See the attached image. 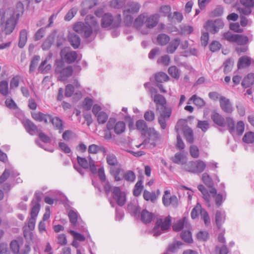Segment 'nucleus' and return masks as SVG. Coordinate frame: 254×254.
<instances>
[{
	"mask_svg": "<svg viewBox=\"0 0 254 254\" xmlns=\"http://www.w3.org/2000/svg\"><path fill=\"white\" fill-rule=\"evenodd\" d=\"M160 15L154 13L148 15L147 13H143L139 15L135 19L133 26L137 29L141 30L144 24L148 29H152L156 27L159 21Z\"/></svg>",
	"mask_w": 254,
	"mask_h": 254,
	"instance_id": "nucleus-1",
	"label": "nucleus"
},
{
	"mask_svg": "<svg viewBox=\"0 0 254 254\" xmlns=\"http://www.w3.org/2000/svg\"><path fill=\"white\" fill-rule=\"evenodd\" d=\"M140 5L135 1H129L125 6L123 14L125 22L127 24L131 23L133 19V15L139 12Z\"/></svg>",
	"mask_w": 254,
	"mask_h": 254,
	"instance_id": "nucleus-2",
	"label": "nucleus"
},
{
	"mask_svg": "<svg viewBox=\"0 0 254 254\" xmlns=\"http://www.w3.org/2000/svg\"><path fill=\"white\" fill-rule=\"evenodd\" d=\"M55 73L58 74V79L64 81L71 76L73 73V68L71 66L64 67V64L62 61H57L55 68Z\"/></svg>",
	"mask_w": 254,
	"mask_h": 254,
	"instance_id": "nucleus-3",
	"label": "nucleus"
},
{
	"mask_svg": "<svg viewBox=\"0 0 254 254\" xmlns=\"http://www.w3.org/2000/svg\"><path fill=\"white\" fill-rule=\"evenodd\" d=\"M223 39L231 43H235L239 45H245L249 42V38L244 35L232 33L230 31L224 32L222 34Z\"/></svg>",
	"mask_w": 254,
	"mask_h": 254,
	"instance_id": "nucleus-4",
	"label": "nucleus"
},
{
	"mask_svg": "<svg viewBox=\"0 0 254 254\" xmlns=\"http://www.w3.org/2000/svg\"><path fill=\"white\" fill-rule=\"evenodd\" d=\"M121 22L122 17L121 14H118L113 18L112 14L106 13L102 17L101 25L103 28H107L110 26L113 28H116L120 25Z\"/></svg>",
	"mask_w": 254,
	"mask_h": 254,
	"instance_id": "nucleus-5",
	"label": "nucleus"
},
{
	"mask_svg": "<svg viewBox=\"0 0 254 254\" xmlns=\"http://www.w3.org/2000/svg\"><path fill=\"white\" fill-rule=\"evenodd\" d=\"M171 217L170 216L158 219L156 222L155 226L153 230L154 235H158L160 234L158 233V230L160 228L162 231L169 229L171 226Z\"/></svg>",
	"mask_w": 254,
	"mask_h": 254,
	"instance_id": "nucleus-6",
	"label": "nucleus"
},
{
	"mask_svg": "<svg viewBox=\"0 0 254 254\" xmlns=\"http://www.w3.org/2000/svg\"><path fill=\"white\" fill-rule=\"evenodd\" d=\"M160 115L158 117V122L162 129L166 127V122L169 119L172 114V109L167 106L160 108Z\"/></svg>",
	"mask_w": 254,
	"mask_h": 254,
	"instance_id": "nucleus-7",
	"label": "nucleus"
},
{
	"mask_svg": "<svg viewBox=\"0 0 254 254\" xmlns=\"http://www.w3.org/2000/svg\"><path fill=\"white\" fill-rule=\"evenodd\" d=\"M108 130L114 129L116 134L119 135L123 133L126 130V124L123 121H119L115 123L114 119H110L107 124Z\"/></svg>",
	"mask_w": 254,
	"mask_h": 254,
	"instance_id": "nucleus-8",
	"label": "nucleus"
},
{
	"mask_svg": "<svg viewBox=\"0 0 254 254\" xmlns=\"http://www.w3.org/2000/svg\"><path fill=\"white\" fill-rule=\"evenodd\" d=\"M224 26V23L221 20L217 19L214 21H207L204 25V28L212 34H215L220 29H222Z\"/></svg>",
	"mask_w": 254,
	"mask_h": 254,
	"instance_id": "nucleus-9",
	"label": "nucleus"
},
{
	"mask_svg": "<svg viewBox=\"0 0 254 254\" xmlns=\"http://www.w3.org/2000/svg\"><path fill=\"white\" fill-rule=\"evenodd\" d=\"M162 202L166 207L169 206L177 205L178 199L175 195H171L170 190H166L164 191L162 197Z\"/></svg>",
	"mask_w": 254,
	"mask_h": 254,
	"instance_id": "nucleus-10",
	"label": "nucleus"
},
{
	"mask_svg": "<svg viewBox=\"0 0 254 254\" xmlns=\"http://www.w3.org/2000/svg\"><path fill=\"white\" fill-rule=\"evenodd\" d=\"M61 56L63 60L68 64L73 63L77 58L76 52L69 51L67 48L62 50Z\"/></svg>",
	"mask_w": 254,
	"mask_h": 254,
	"instance_id": "nucleus-11",
	"label": "nucleus"
},
{
	"mask_svg": "<svg viewBox=\"0 0 254 254\" xmlns=\"http://www.w3.org/2000/svg\"><path fill=\"white\" fill-rule=\"evenodd\" d=\"M113 196L116 200L117 203L120 206L124 205L126 202L125 192H122L120 188L115 187L113 190Z\"/></svg>",
	"mask_w": 254,
	"mask_h": 254,
	"instance_id": "nucleus-12",
	"label": "nucleus"
},
{
	"mask_svg": "<svg viewBox=\"0 0 254 254\" xmlns=\"http://www.w3.org/2000/svg\"><path fill=\"white\" fill-rule=\"evenodd\" d=\"M23 125L26 131L31 135H34L39 132L37 126L30 120L27 119L23 121Z\"/></svg>",
	"mask_w": 254,
	"mask_h": 254,
	"instance_id": "nucleus-13",
	"label": "nucleus"
},
{
	"mask_svg": "<svg viewBox=\"0 0 254 254\" xmlns=\"http://www.w3.org/2000/svg\"><path fill=\"white\" fill-rule=\"evenodd\" d=\"M219 103L221 109L224 112L228 114H231L232 112L233 107L229 99L221 96L220 97Z\"/></svg>",
	"mask_w": 254,
	"mask_h": 254,
	"instance_id": "nucleus-14",
	"label": "nucleus"
},
{
	"mask_svg": "<svg viewBox=\"0 0 254 254\" xmlns=\"http://www.w3.org/2000/svg\"><path fill=\"white\" fill-rule=\"evenodd\" d=\"M211 119L215 124L220 127H224L226 125L225 119L215 111L211 112Z\"/></svg>",
	"mask_w": 254,
	"mask_h": 254,
	"instance_id": "nucleus-15",
	"label": "nucleus"
},
{
	"mask_svg": "<svg viewBox=\"0 0 254 254\" xmlns=\"http://www.w3.org/2000/svg\"><path fill=\"white\" fill-rule=\"evenodd\" d=\"M16 24V22L14 17H11L8 18L5 24L3 32L6 35L11 34L14 29Z\"/></svg>",
	"mask_w": 254,
	"mask_h": 254,
	"instance_id": "nucleus-16",
	"label": "nucleus"
},
{
	"mask_svg": "<svg viewBox=\"0 0 254 254\" xmlns=\"http://www.w3.org/2000/svg\"><path fill=\"white\" fill-rule=\"evenodd\" d=\"M153 99L156 105V111L159 110L160 108L167 106V101L165 98L161 94H156L153 96Z\"/></svg>",
	"mask_w": 254,
	"mask_h": 254,
	"instance_id": "nucleus-17",
	"label": "nucleus"
},
{
	"mask_svg": "<svg viewBox=\"0 0 254 254\" xmlns=\"http://www.w3.org/2000/svg\"><path fill=\"white\" fill-rule=\"evenodd\" d=\"M32 117L33 119L36 121L39 122H44L45 123L47 124L48 123V121H50L52 116L49 114H45L39 112L32 114Z\"/></svg>",
	"mask_w": 254,
	"mask_h": 254,
	"instance_id": "nucleus-18",
	"label": "nucleus"
},
{
	"mask_svg": "<svg viewBox=\"0 0 254 254\" xmlns=\"http://www.w3.org/2000/svg\"><path fill=\"white\" fill-rule=\"evenodd\" d=\"M23 243L24 241L22 238H18L12 240L9 245L11 252L13 254H15L16 252H18V250L20 248V247L23 245Z\"/></svg>",
	"mask_w": 254,
	"mask_h": 254,
	"instance_id": "nucleus-19",
	"label": "nucleus"
},
{
	"mask_svg": "<svg viewBox=\"0 0 254 254\" xmlns=\"http://www.w3.org/2000/svg\"><path fill=\"white\" fill-rule=\"evenodd\" d=\"M149 138L148 142L155 146L156 142L159 139V135L157 131L155 130L154 128H149L148 130Z\"/></svg>",
	"mask_w": 254,
	"mask_h": 254,
	"instance_id": "nucleus-20",
	"label": "nucleus"
},
{
	"mask_svg": "<svg viewBox=\"0 0 254 254\" xmlns=\"http://www.w3.org/2000/svg\"><path fill=\"white\" fill-rule=\"evenodd\" d=\"M198 189L201 191L203 195V197L205 200L208 207L211 206V197L210 192H209L207 189L203 185H199L197 187Z\"/></svg>",
	"mask_w": 254,
	"mask_h": 254,
	"instance_id": "nucleus-21",
	"label": "nucleus"
},
{
	"mask_svg": "<svg viewBox=\"0 0 254 254\" xmlns=\"http://www.w3.org/2000/svg\"><path fill=\"white\" fill-rule=\"evenodd\" d=\"M189 225L187 221V219L186 217H184L179 220L173 226V230L176 232H179L182 230L184 227L188 228Z\"/></svg>",
	"mask_w": 254,
	"mask_h": 254,
	"instance_id": "nucleus-22",
	"label": "nucleus"
},
{
	"mask_svg": "<svg viewBox=\"0 0 254 254\" xmlns=\"http://www.w3.org/2000/svg\"><path fill=\"white\" fill-rule=\"evenodd\" d=\"M124 172V170L121 168H111L110 170V174L114 177L116 181H120L123 180Z\"/></svg>",
	"mask_w": 254,
	"mask_h": 254,
	"instance_id": "nucleus-23",
	"label": "nucleus"
},
{
	"mask_svg": "<svg viewBox=\"0 0 254 254\" xmlns=\"http://www.w3.org/2000/svg\"><path fill=\"white\" fill-rule=\"evenodd\" d=\"M183 19V14L181 12L178 11H175L173 13L171 12L168 19L170 22L173 23H181Z\"/></svg>",
	"mask_w": 254,
	"mask_h": 254,
	"instance_id": "nucleus-24",
	"label": "nucleus"
},
{
	"mask_svg": "<svg viewBox=\"0 0 254 254\" xmlns=\"http://www.w3.org/2000/svg\"><path fill=\"white\" fill-rule=\"evenodd\" d=\"M180 44V39L178 38L173 39L167 47V52L173 54Z\"/></svg>",
	"mask_w": 254,
	"mask_h": 254,
	"instance_id": "nucleus-25",
	"label": "nucleus"
},
{
	"mask_svg": "<svg viewBox=\"0 0 254 254\" xmlns=\"http://www.w3.org/2000/svg\"><path fill=\"white\" fill-rule=\"evenodd\" d=\"M50 122L53 124L56 129L59 130V133H61L63 131V122L59 117H53L52 116Z\"/></svg>",
	"mask_w": 254,
	"mask_h": 254,
	"instance_id": "nucleus-26",
	"label": "nucleus"
},
{
	"mask_svg": "<svg viewBox=\"0 0 254 254\" xmlns=\"http://www.w3.org/2000/svg\"><path fill=\"white\" fill-rule=\"evenodd\" d=\"M254 84V73H249L246 77H245L241 83L243 87L247 88L250 87Z\"/></svg>",
	"mask_w": 254,
	"mask_h": 254,
	"instance_id": "nucleus-27",
	"label": "nucleus"
},
{
	"mask_svg": "<svg viewBox=\"0 0 254 254\" xmlns=\"http://www.w3.org/2000/svg\"><path fill=\"white\" fill-rule=\"evenodd\" d=\"M68 38L71 45L74 49H76L79 47V37L77 34L70 32Z\"/></svg>",
	"mask_w": 254,
	"mask_h": 254,
	"instance_id": "nucleus-28",
	"label": "nucleus"
},
{
	"mask_svg": "<svg viewBox=\"0 0 254 254\" xmlns=\"http://www.w3.org/2000/svg\"><path fill=\"white\" fill-rule=\"evenodd\" d=\"M28 33L26 29H22L20 31L18 42V47L20 48H23L27 43Z\"/></svg>",
	"mask_w": 254,
	"mask_h": 254,
	"instance_id": "nucleus-29",
	"label": "nucleus"
},
{
	"mask_svg": "<svg viewBox=\"0 0 254 254\" xmlns=\"http://www.w3.org/2000/svg\"><path fill=\"white\" fill-rule=\"evenodd\" d=\"M252 60L251 58L244 56L241 57L238 62V68H242L249 66L251 64Z\"/></svg>",
	"mask_w": 254,
	"mask_h": 254,
	"instance_id": "nucleus-30",
	"label": "nucleus"
},
{
	"mask_svg": "<svg viewBox=\"0 0 254 254\" xmlns=\"http://www.w3.org/2000/svg\"><path fill=\"white\" fill-rule=\"evenodd\" d=\"M226 215L224 212L217 211L215 215V222L218 229H220L224 223Z\"/></svg>",
	"mask_w": 254,
	"mask_h": 254,
	"instance_id": "nucleus-31",
	"label": "nucleus"
},
{
	"mask_svg": "<svg viewBox=\"0 0 254 254\" xmlns=\"http://www.w3.org/2000/svg\"><path fill=\"white\" fill-rule=\"evenodd\" d=\"M210 197L212 196L215 198L216 204L220 206L222 203L223 196L220 194H217V190L215 188H212L210 190Z\"/></svg>",
	"mask_w": 254,
	"mask_h": 254,
	"instance_id": "nucleus-32",
	"label": "nucleus"
},
{
	"mask_svg": "<svg viewBox=\"0 0 254 254\" xmlns=\"http://www.w3.org/2000/svg\"><path fill=\"white\" fill-rule=\"evenodd\" d=\"M52 65L51 64H47V59L42 61L38 67V70L39 72L43 74L48 73L51 69Z\"/></svg>",
	"mask_w": 254,
	"mask_h": 254,
	"instance_id": "nucleus-33",
	"label": "nucleus"
},
{
	"mask_svg": "<svg viewBox=\"0 0 254 254\" xmlns=\"http://www.w3.org/2000/svg\"><path fill=\"white\" fill-rule=\"evenodd\" d=\"M80 166L82 167L87 169L90 166L91 170L93 172L96 170L95 166L94 164L93 160L90 159L89 161L84 158L80 157Z\"/></svg>",
	"mask_w": 254,
	"mask_h": 254,
	"instance_id": "nucleus-34",
	"label": "nucleus"
},
{
	"mask_svg": "<svg viewBox=\"0 0 254 254\" xmlns=\"http://www.w3.org/2000/svg\"><path fill=\"white\" fill-rule=\"evenodd\" d=\"M153 215L146 210H143L141 213V219L144 223H149L153 219Z\"/></svg>",
	"mask_w": 254,
	"mask_h": 254,
	"instance_id": "nucleus-35",
	"label": "nucleus"
},
{
	"mask_svg": "<svg viewBox=\"0 0 254 254\" xmlns=\"http://www.w3.org/2000/svg\"><path fill=\"white\" fill-rule=\"evenodd\" d=\"M85 22L88 26L96 29L98 28L99 25L95 17L92 15H87L85 18Z\"/></svg>",
	"mask_w": 254,
	"mask_h": 254,
	"instance_id": "nucleus-36",
	"label": "nucleus"
},
{
	"mask_svg": "<svg viewBox=\"0 0 254 254\" xmlns=\"http://www.w3.org/2000/svg\"><path fill=\"white\" fill-rule=\"evenodd\" d=\"M170 37L164 33L160 34L158 35L157 41L159 45L161 46L166 45L170 41Z\"/></svg>",
	"mask_w": 254,
	"mask_h": 254,
	"instance_id": "nucleus-37",
	"label": "nucleus"
},
{
	"mask_svg": "<svg viewBox=\"0 0 254 254\" xmlns=\"http://www.w3.org/2000/svg\"><path fill=\"white\" fill-rule=\"evenodd\" d=\"M143 198L146 201H151L154 202L157 199V195L155 192H150L145 190L143 194Z\"/></svg>",
	"mask_w": 254,
	"mask_h": 254,
	"instance_id": "nucleus-38",
	"label": "nucleus"
},
{
	"mask_svg": "<svg viewBox=\"0 0 254 254\" xmlns=\"http://www.w3.org/2000/svg\"><path fill=\"white\" fill-rule=\"evenodd\" d=\"M155 79L157 83H162L169 80V77L166 73L159 72L155 74Z\"/></svg>",
	"mask_w": 254,
	"mask_h": 254,
	"instance_id": "nucleus-39",
	"label": "nucleus"
},
{
	"mask_svg": "<svg viewBox=\"0 0 254 254\" xmlns=\"http://www.w3.org/2000/svg\"><path fill=\"white\" fill-rule=\"evenodd\" d=\"M195 170L196 173H200L202 172L206 168V164L202 160H198L194 161Z\"/></svg>",
	"mask_w": 254,
	"mask_h": 254,
	"instance_id": "nucleus-40",
	"label": "nucleus"
},
{
	"mask_svg": "<svg viewBox=\"0 0 254 254\" xmlns=\"http://www.w3.org/2000/svg\"><path fill=\"white\" fill-rule=\"evenodd\" d=\"M189 101H192L194 104L199 107H202L205 104L204 100L196 95H193L190 98Z\"/></svg>",
	"mask_w": 254,
	"mask_h": 254,
	"instance_id": "nucleus-41",
	"label": "nucleus"
},
{
	"mask_svg": "<svg viewBox=\"0 0 254 254\" xmlns=\"http://www.w3.org/2000/svg\"><path fill=\"white\" fill-rule=\"evenodd\" d=\"M124 178L128 182L133 183L136 179V176L132 171L128 170L124 172Z\"/></svg>",
	"mask_w": 254,
	"mask_h": 254,
	"instance_id": "nucleus-42",
	"label": "nucleus"
},
{
	"mask_svg": "<svg viewBox=\"0 0 254 254\" xmlns=\"http://www.w3.org/2000/svg\"><path fill=\"white\" fill-rule=\"evenodd\" d=\"M205 210L202 209L199 203H197L195 207L192 209L191 212V217L192 219H195L198 216L199 214L201 215V212Z\"/></svg>",
	"mask_w": 254,
	"mask_h": 254,
	"instance_id": "nucleus-43",
	"label": "nucleus"
},
{
	"mask_svg": "<svg viewBox=\"0 0 254 254\" xmlns=\"http://www.w3.org/2000/svg\"><path fill=\"white\" fill-rule=\"evenodd\" d=\"M159 12L162 16L167 17L169 18L170 14L171 13V7L170 5H163L160 7Z\"/></svg>",
	"mask_w": 254,
	"mask_h": 254,
	"instance_id": "nucleus-44",
	"label": "nucleus"
},
{
	"mask_svg": "<svg viewBox=\"0 0 254 254\" xmlns=\"http://www.w3.org/2000/svg\"><path fill=\"white\" fill-rule=\"evenodd\" d=\"M98 3V0H83L82 7L85 9H91Z\"/></svg>",
	"mask_w": 254,
	"mask_h": 254,
	"instance_id": "nucleus-45",
	"label": "nucleus"
},
{
	"mask_svg": "<svg viewBox=\"0 0 254 254\" xmlns=\"http://www.w3.org/2000/svg\"><path fill=\"white\" fill-rule=\"evenodd\" d=\"M0 93L3 96L7 95L8 93V82L6 80L0 82Z\"/></svg>",
	"mask_w": 254,
	"mask_h": 254,
	"instance_id": "nucleus-46",
	"label": "nucleus"
},
{
	"mask_svg": "<svg viewBox=\"0 0 254 254\" xmlns=\"http://www.w3.org/2000/svg\"><path fill=\"white\" fill-rule=\"evenodd\" d=\"M193 28L192 26L188 24L183 25L180 27V32L183 35H189L192 33Z\"/></svg>",
	"mask_w": 254,
	"mask_h": 254,
	"instance_id": "nucleus-47",
	"label": "nucleus"
},
{
	"mask_svg": "<svg viewBox=\"0 0 254 254\" xmlns=\"http://www.w3.org/2000/svg\"><path fill=\"white\" fill-rule=\"evenodd\" d=\"M202 181L207 187L211 188V189L213 188V181L207 173H204L202 174Z\"/></svg>",
	"mask_w": 254,
	"mask_h": 254,
	"instance_id": "nucleus-48",
	"label": "nucleus"
},
{
	"mask_svg": "<svg viewBox=\"0 0 254 254\" xmlns=\"http://www.w3.org/2000/svg\"><path fill=\"white\" fill-rule=\"evenodd\" d=\"M243 141L246 143H253L254 142V132L249 131L246 132L243 137Z\"/></svg>",
	"mask_w": 254,
	"mask_h": 254,
	"instance_id": "nucleus-49",
	"label": "nucleus"
},
{
	"mask_svg": "<svg viewBox=\"0 0 254 254\" xmlns=\"http://www.w3.org/2000/svg\"><path fill=\"white\" fill-rule=\"evenodd\" d=\"M106 161L108 164L111 166H115L118 163L117 157L113 153H109L107 155Z\"/></svg>",
	"mask_w": 254,
	"mask_h": 254,
	"instance_id": "nucleus-50",
	"label": "nucleus"
},
{
	"mask_svg": "<svg viewBox=\"0 0 254 254\" xmlns=\"http://www.w3.org/2000/svg\"><path fill=\"white\" fill-rule=\"evenodd\" d=\"M40 59V57L38 55L34 56V57L32 58L29 67L30 73H32L35 70Z\"/></svg>",
	"mask_w": 254,
	"mask_h": 254,
	"instance_id": "nucleus-51",
	"label": "nucleus"
},
{
	"mask_svg": "<svg viewBox=\"0 0 254 254\" xmlns=\"http://www.w3.org/2000/svg\"><path fill=\"white\" fill-rule=\"evenodd\" d=\"M126 0H112L110 2V6L114 8H120L125 4Z\"/></svg>",
	"mask_w": 254,
	"mask_h": 254,
	"instance_id": "nucleus-52",
	"label": "nucleus"
},
{
	"mask_svg": "<svg viewBox=\"0 0 254 254\" xmlns=\"http://www.w3.org/2000/svg\"><path fill=\"white\" fill-rule=\"evenodd\" d=\"M168 73L173 78L179 79L180 72L179 69L176 66H171L168 69Z\"/></svg>",
	"mask_w": 254,
	"mask_h": 254,
	"instance_id": "nucleus-53",
	"label": "nucleus"
},
{
	"mask_svg": "<svg viewBox=\"0 0 254 254\" xmlns=\"http://www.w3.org/2000/svg\"><path fill=\"white\" fill-rule=\"evenodd\" d=\"M142 184V181L141 180L138 181L135 184L133 190V195L134 196H137L141 193L143 189Z\"/></svg>",
	"mask_w": 254,
	"mask_h": 254,
	"instance_id": "nucleus-54",
	"label": "nucleus"
},
{
	"mask_svg": "<svg viewBox=\"0 0 254 254\" xmlns=\"http://www.w3.org/2000/svg\"><path fill=\"white\" fill-rule=\"evenodd\" d=\"M225 122L227 125L229 131L231 133L234 132L235 129V126L233 119L230 117H228L226 118Z\"/></svg>",
	"mask_w": 254,
	"mask_h": 254,
	"instance_id": "nucleus-55",
	"label": "nucleus"
},
{
	"mask_svg": "<svg viewBox=\"0 0 254 254\" xmlns=\"http://www.w3.org/2000/svg\"><path fill=\"white\" fill-rule=\"evenodd\" d=\"M182 239L186 242L190 243L192 241L191 234L189 230L185 231L181 234Z\"/></svg>",
	"mask_w": 254,
	"mask_h": 254,
	"instance_id": "nucleus-56",
	"label": "nucleus"
},
{
	"mask_svg": "<svg viewBox=\"0 0 254 254\" xmlns=\"http://www.w3.org/2000/svg\"><path fill=\"white\" fill-rule=\"evenodd\" d=\"M97 120L99 124L105 123L108 119V116L105 112H100L99 115L96 116Z\"/></svg>",
	"mask_w": 254,
	"mask_h": 254,
	"instance_id": "nucleus-57",
	"label": "nucleus"
},
{
	"mask_svg": "<svg viewBox=\"0 0 254 254\" xmlns=\"http://www.w3.org/2000/svg\"><path fill=\"white\" fill-rule=\"evenodd\" d=\"M31 251V248L29 244H23L22 247L19 249L18 252H16L15 254H28Z\"/></svg>",
	"mask_w": 254,
	"mask_h": 254,
	"instance_id": "nucleus-58",
	"label": "nucleus"
},
{
	"mask_svg": "<svg viewBox=\"0 0 254 254\" xmlns=\"http://www.w3.org/2000/svg\"><path fill=\"white\" fill-rule=\"evenodd\" d=\"M53 43V38L52 37L47 38L43 42L42 45V48L43 50L46 51L49 50Z\"/></svg>",
	"mask_w": 254,
	"mask_h": 254,
	"instance_id": "nucleus-59",
	"label": "nucleus"
},
{
	"mask_svg": "<svg viewBox=\"0 0 254 254\" xmlns=\"http://www.w3.org/2000/svg\"><path fill=\"white\" fill-rule=\"evenodd\" d=\"M33 206L32 207L31 210V217L37 218V216L39 213V212L40 209V204L38 203H36L35 204H33Z\"/></svg>",
	"mask_w": 254,
	"mask_h": 254,
	"instance_id": "nucleus-60",
	"label": "nucleus"
},
{
	"mask_svg": "<svg viewBox=\"0 0 254 254\" xmlns=\"http://www.w3.org/2000/svg\"><path fill=\"white\" fill-rule=\"evenodd\" d=\"M185 159V156L182 153H176L174 157L173 160V162L177 164L183 163Z\"/></svg>",
	"mask_w": 254,
	"mask_h": 254,
	"instance_id": "nucleus-61",
	"label": "nucleus"
},
{
	"mask_svg": "<svg viewBox=\"0 0 254 254\" xmlns=\"http://www.w3.org/2000/svg\"><path fill=\"white\" fill-rule=\"evenodd\" d=\"M184 135L187 141L190 143L193 141V131L190 128H187L184 131Z\"/></svg>",
	"mask_w": 254,
	"mask_h": 254,
	"instance_id": "nucleus-62",
	"label": "nucleus"
},
{
	"mask_svg": "<svg viewBox=\"0 0 254 254\" xmlns=\"http://www.w3.org/2000/svg\"><path fill=\"white\" fill-rule=\"evenodd\" d=\"M137 129L140 131H145L147 130V127L146 123L143 120H138L135 124Z\"/></svg>",
	"mask_w": 254,
	"mask_h": 254,
	"instance_id": "nucleus-63",
	"label": "nucleus"
},
{
	"mask_svg": "<svg viewBox=\"0 0 254 254\" xmlns=\"http://www.w3.org/2000/svg\"><path fill=\"white\" fill-rule=\"evenodd\" d=\"M190 155L194 158H197L199 155V151L198 148L194 145H192L190 147Z\"/></svg>",
	"mask_w": 254,
	"mask_h": 254,
	"instance_id": "nucleus-64",
	"label": "nucleus"
}]
</instances>
